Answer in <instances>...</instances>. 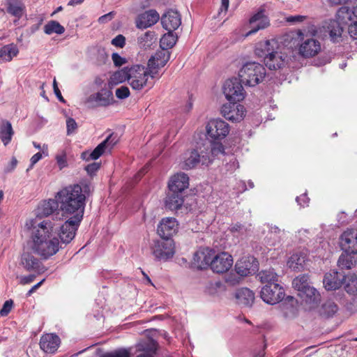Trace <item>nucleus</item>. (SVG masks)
I'll return each instance as SVG.
<instances>
[{
	"label": "nucleus",
	"mask_w": 357,
	"mask_h": 357,
	"mask_svg": "<svg viewBox=\"0 0 357 357\" xmlns=\"http://www.w3.org/2000/svg\"><path fill=\"white\" fill-rule=\"evenodd\" d=\"M183 204V197L178 192H171L170 191L165 199V206L171 211L180 208Z\"/></svg>",
	"instance_id": "58836bf2"
},
{
	"label": "nucleus",
	"mask_w": 357,
	"mask_h": 357,
	"mask_svg": "<svg viewBox=\"0 0 357 357\" xmlns=\"http://www.w3.org/2000/svg\"><path fill=\"white\" fill-rule=\"evenodd\" d=\"M257 276L261 283H266V284H278V275L273 269L261 271Z\"/></svg>",
	"instance_id": "c03bdc74"
},
{
	"label": "nucleus",
	"mask_w": 357,
	"mask_h": 357,
	"mask_svg": "<svg viewBox=\"0 0 357 357\" xmlns=\"http://www.w3.org/2000/svg\"><path fill=\"white\" fill-rule=\"evenodd\" d=\"M155 40V33L152 31H146L138 38L137 43L141 48L146 50L151 47Z\"/></svg>",
	"instance_id": "a18cd8bd"
},
{
	"label": "nucleus",
	"mask_w": 357,
	"mask_h": 357,
	"mask_svg": "<svg viewBox=\"0 0 357 357\" xmlns=\"http://www.w3.org/2000/svg\"><path fill=\"white\" fill-rule=\"evenodd\" d=\"M337 311V305L332 301H327L321 306L319 313L326 317H332Z\"/></svg>",
	"instance_id": "8fccbe9b"
},
{
	"label": "nucleus",
	"mask_w": 357,
	"mask_h": 357,
	"mask_svg": "<svg viewBox=\"0 0 357 357\" xmlns=\"http://www.w3.org/2000/svg\"><path fill=\"white\" fill-rule=\"evenodd\" d=\"M327 32L330 39L333 43H338L341 40L343 32V27L335 20H330L327 25Z\"/></svg>",
	"instance_id": "4c0bfd02"
},
{
	"label": "nucleus",
	"mask_w": 357,
	"mask_h": 357,
	"mask_svg": "<svg viewBox=\"0 0 357 357\" xmlns=\"http://www.w3.org/2000/svg\"><path fill=\"white\" fill-rule=\"evenodd\" d=\"M205 151L209 155V156L213 160V158L218 156L219 155H224L225 148L221 143L213 142L211 145L210 152H208L206 149Z\"/></svg>",
	"instance_id": "603ef678"
},
{
	"label": "nucleus",
	"mask_w": 357,
	"mask_h": 357,
	"mask_svg": "<svg viewBox=\"0 0 357 357\" xmlns=\"http://www.w3.org/2000/svg\"><path fill=\"white\" fill-rule=\"evenodd\" d=\"M296 202L300 206L304 207L305 206L307 205L309 202V199L307 197L306 194H303L296 197Z\"/></svg>",
	"instance_id": "338daca9"
},
{
	"label": "nucleus",
	"mask_w": 357,
	"mask_h": 357,
	"mask_svg": "<svg viewBox=\"0 0 357 357\" xmlns=\"http://www.w3.org/2000/svg\"><path fill=\"white\" fill-rule=\"evenodd\" d=\"M316 31L310 34L305 33L301 30L298 31L300 43L298 47L299 55L303 58H312L319 54L321 51V42L314 38Z\"/></svg>",
	"instance_id": "0eeeda50"
},
{
	"label": "nucleus",
	"mask_w": 357,
	"mask_h": 357,
	"mask_svg": "<svg viewBox=\"0 0 357 357\" xmlns=\"http://www.w3.org/2000/svg\"><path fill=\"white\" fill-rule=\"evenodd\" d=\"M59 206L57 199H48L41 201L36 208V218L30 220H37L41 222L43 218H47L54 213Z\"/></svg>",
	"instance_id": "2eb2a0df"
},
{
	"label": "nucleus",
	"mask_w": 357,
	"mask_h": 357,
	"mask_svg": "<svg viewBox=\"0 0 357 357\" xmlns=\"http://www.w3.org/2000/svg\"><path fill=\"white\" fill-rule=\"evenodd\" d=\"M258 262L252 256H245L238 260L235 264V270L240 276H247L257 270Z\"/></svg>",
	"instance_id": "aec40b11"
},
{
	"label": "nucleus",
	"mask_w": 357,
	"mask_h": 357,
	"mask_svg": "<svg viewBox=\"0 0 357 357\" xmlns=\"http://www.w3.org/2000/svg\"><path fill=\"white\" fill-rule=\"evenodd\" d=\"M115 95L119 99H125L130 96V89L128 86H122L116 90Z\"/></svg>",
	"instance_id": "5fc2aeb1"
},
{
	"label": "nucleus",
	"mask_w": 357,
	"mask_h": 357,
	"mask_svg": "<svg viewBox=\"0 0 357 357\" xmlns=\"http://www.w3.org/2000/svg\"><path fill=\"white\" fill-rule=\"evenodd\" d=\"M269 234L266 237V243L269 246H277L280 244V240L278 238V234H279L281 231L278 227H271Z\"/></svg>",
	"instance_id": "09e8293b"
},
{
	"label": "nucleus",
	"mask_w": 357,
	"mask_h": 357,
	"mask_svg": "<svg viewBox=\"0 0 357 357\" xmlns=\"http://www.w3.org/2000/svg\"><path fill=\"white\" fill-rule=\"evenodd\" d=\"M307 261L306 252H295L288 259L287 264L289 268L298 272L305 268Z\"/></svg>",
	"instance_id": "2f4dec72"
},
{
	"label": "nucleus",
	"mask_w": 357,
	"mask_h": 357,
	"mask_svg": "<svg viewBox=\"0 0 357 357\" xmlns=\"http://www.w3.org/2000/svg\"><path fill=\"white\" fill-rule=\"evenodd\" d=\"M89 193V186L86 184L68 185L55 195L59 204L61 215L82 218L84 216L86 199Z\"/></svg>",
	"instance_id": "f03ea898"
},
{
	"label": "nucleus",
	"mask_w": 357,
	"mask_h": 357,
	"mask_svg": "<svg viewBox=\"0 0 357 357\" xmlns=\"http://www.w3.org/2000/svg\"><path fill=\"white\" fill-rule=\"evenodd\" d=\"M222 115L231 122H240L246 115V109L243 105L235 103H226L222 106Z\"/></svg>",
	"instance_id": "4468645a"
},
{
	"label": "nucleus",
	"mask_w": 357,
	"mask_h": 357,
	"mask_svg": "<svg viewBox=\"0 0 357 357\" xmlns=\"http://www.w3.org/2000/svg\"><path fill=\"white\" fill-rule=\"evenodd\" d=\"M114 14L113 12H110L107 14H105L98 18V22L100 24H104L112 20V18L114 17Z\"/></svg>",
	"instance_id": "774afa93"
},
{
	"label": "nucleus",
	"mask_w": 357,
	"mask_h": 357,
	"mask_svg": "<svg viewBox=\"0 0 357 357\" xmlns=\"http://www.w3.org/2000/svg\"><path fill=\"white\" fill-rule=\"evenodd\" d=\"M342 26H349V33L354 40H357V21L353 15V9L342 6L338 9L335 15V20Z\"/></svg>",
	"instance_id": "9d476101"
},
{
	"label": "nucleus",
	"mask_w": 357,
	"mask_h": 357,
	"mask_svg": "<svg viewBox=\"0 0 357 357\" xmlns=\"http://www.w3.org/2000/svg\"><path fill=\"white\" fill-rule=\"evenodd\" d=\"M19 54V49L14 43L6 45L0 48V61L10 62Z\"/></svg>",
	"instance_id": "e433bc0d"
},
{
	"label": "nucleus",
	"mask_w": 357,
	"mask_h": 357,
	"mask_svg": "<svg viewBox=\"0 0 357 357\" xmlns=\"http://www.w3.org/2000/svg\"><path fill=\"white\" fill-rule=\"evenodd\" d=\"M239 167L238 162L235 157L233 155L229 156V162H227L225 165L226 170L229 172H234Z\"/></svg>",
	"instance_id": "864d4df0"
},
{
	"label": "nucleus",
	"mask_w": 357,
	"mask_h": 357,
	"mask_svg": "<svg viewBox=\"0 0 357 357\" xmlns=\"http://www.w3.org/2000/svg\"><path fill=\"white\" fill-rule=\"evenodd\" d=\"M340 245L344 252L357 254V230L347 229L340 237Z\"/></svg>",
	"instance_id": "6ab92c4d"
},
{
	"label": "nucleus",
	"mask_w": 357,
	"mask_h": 357,
	"mask_svg": "<svg viewBox=\"0 0 357 357\" xmlns=\"http://www.w3.org/2000/svg\"><path fill=\"white\" fill-rule=\"evenodd\" d=\"M100 168V163L98 162H93L91 164L88 165L85 169L89 174H94L98 169Z\"/></svg>",
	"instance_id": "69168bd1"
},
{
	"label": "nucleus",
	"mask_w": 357,
	"mask_h": 357,
	"mask_svg": "<svg viewBox=\"0 0 357 357\" xmlns=\"http://www.w3.org/2000/svg\"><path fill=\"white\" fill-rule=\"evenodd\" d=\"M165 239L157 242L153 248V255L160 260H167L173 257L175 253L174 241L169 238Z\"/></svg>",
	"instance_id": "f3484780"
},
{
	"label": "nucleus",
	"mask_w": 357,
	"mask_h": 357,
	"mask_svg": "<svg viewBox=\"0 0 357 357\" xmlns=\"http://www.w3.org/2000/svg\"><path fill=\"white\" fill-rule=\"evenodd\" d=\"M170 58L168 51L161 49L152 55L148 61L147 67L151 71V79L160 77L159 70L163 68Z\"/></svg>",
	"instance_id": "9b49d317"
},
{
	"label": "nucleus",
	"mask_w": 357,
	"mask_h": 357,
	"mask_svg": "<svg viewBox=\"0 0 357 357\" xmlns=\"http://www.w3.org/2000/svg\"><path fill=\"white\" fill-rule=\"evenodd\" d=\"M305 15H290L285 17L286 22L291 24H297L303 22L306 19Z\"/></svg>",
	"instance_id": "6e6d98bb"
},
{
	"label": "nucleus",
	"mask_w": 357,
	"mask_h": 357,
	"mask_svg": "<svg viewBox=\"0 0 357 357\" xmlns=\"http://www.w3.org/2000/svg\"><path fill=\"white\" fill-rule=\"evenodd\" d=\"M13 306V301L12 300L6 301L1 310H0V314L3 317L8 315L10 312Z\"/></svg>",
	"instance_id": "052dcab7"
},
{
	"label": "nucleus",
	"mask_w": 357,
	"mask_h": 357,
	"mask_svg": "<svg viewBox=\"0 0 357 357\" xmlns=\"http://www.w3.org/2000/svg\"><path fill=\"white\" fill-rule=\"evenodd\" d=\"M161 22L164 29L174 31L181 24V15L176 10H169L162 16Z\"/></svg>",
	"instance_id": "b1692460"
},
{
	"label": "nucleus",
	"mask_w": 357,
	"mask_h": 357,
	"mask_svg": "<svg viewBox=\"0 0 357 357\" xmlns=\"http://www.w3.org/2000/svg\"><path fill=\"white\" fill-rule=\"evenodd\" d=\"M344 275L336 271H331L324 275L323 283L325 289L328 291L335 290L341 287Z\"/></svg>",
	"instance_id": "cd10ccee"
},
{
	"label": "nucleus",
	"mask_w": 357,
	"mask_h": 357,
	"mask_svg": "<svg viewBox=\"0 0 357 357\" xmlns=\"http://www.w3.org/2000/svg\"><path fill=\"white\" fill-rule=\"evenodd\" d=\"M14 135V131L11 123L8 121H2L0 122V139L3 144L8 145Z\"/></svg>",
	"instance_id": "ea45409f"
},
{
	"label": "nucleus",
	"mask_w": 357,
	"mask_h": 357,
	"mask_svg": "<svg viewBox=\"0 0 357 357\" xmlns=\"http://www.w3.org/2000/svg\"><path fill=\"white\" fill-rule=\"evenodd\" d=\"M111 43L116 47L122 48L126 45V38L123 35L119 34L112 40Z\"/></svg>",
	"instance_id": "13d9d810"
},
{
	"label": "nucleus",
	"mask_w": 357,
	"mask_h": 357,
	"mask_svg": "<svg viewBox=\"0 0 357 357\" xmlns=\"http://www.w3.org/2000/svg\"><path fill=\"white\" fill-rule=\"evenodd\" d=\"M56 165L60 170L68 167L67 153L65 150L59 151L55 155Z\"/></svg>",
	"instance_id": "3c124183"
},
{
	"label": "nucleus",
	"mask_w": 357,
	"mask_h": 357,
	"mask_svg": "<svg viewBox=\"0 0 357 357\" xmlns=\"http://www.w3.org/2000/svg\"><path fill=\"white\" fill-rule=\"evenodd\" d=\"M25 227L30 231V248L43 259H47L61 249V243L56 235L58 227L54 220H27Z\"/></svg>",
	"instance_id": "f257e3e1"
},
{
	"label": "nucleus",
	"mask_w": 357,
	"mask_h": 357,
	"mask_svg": "<svg viewBox=\"0 0 357 357\" xmlns=\"http://www.w3.org/2000/svg\"><path fill=\"white\" fill-rule=\"evenodd\" d=\"M357 258L353 253L344 252L340 256L337 261V266L342 269H351L356 265Z\"/></svg>",
	"instance_id": "a19ab883"
},
{
	"label": "nucleus",
	"mask_w": 357,
	"mask_h": 357,
	"mask_svg": "<svg viewBox=\"0 0 357 357\" xmlns=\"http://www.w3.org/2000/svg\"><path fill=\"white\" fill-rule=\"evenodd\" d=\"M89 101L95 102L98 106H108L113 103L114 96L112 89L106 86L89 98Z\"/></svg>",
	"instance_id": "a878e982"
},
{
	"label": "nucleus",
	"mask_w": 357,
	"mask_h": 357,
	"mask_svg": "<svg viewBox=\"0 0 357 357\" xmlns=\"http://www.w3.org/2000/svg\"><path fill=\"white\" fill-rule=\"evenodd\" d=\"M116 135L112 134L109 135L102 142L90 153V158L96 160L106 152H110L114 146L117 143Z\"/></svg>",
	"instance_id": "bb28decb"
},
{
	"label": "nucleus",
	"mask_w": 357,
	"mask_h": 357,
	"mask_svg": "<svg viewBox=\"0 0 357 357\" xmlns=\"http://www.w3.org/2000/svg\"><path fill=\"white\" fill-rule=\"evenodd\" d=\"M178 229V223L176 218L167 217L162 218L157 227L158 235L162 238H170Z\"/></svg>",
	"instance_id": "a211bd4d"
},
{
	"label": "nucleus",
	"mask_w": 357,
	"mask_h": 357,
	"mask_svg": "<svg viewBox=\"0 0 357 357\" xmlns=\"http://www.w3.org/2000/svg\"><path fill=\"white\" fill-rule=\"evenodd\" d=\"M344 289L349 294H357V278L354 275L344 276Z\"/></svg>",
	"instance_id": "de8ad7c7"
},
{
	"label": "nucleus",
	"mask_w": 357,
	"mask_h": 357,
	"mask_svg": "<svg viewBox=\"0 0 357 357\" xmlns=\"http://www.w3.org/2000/svg\"><path fill=\"white\" fill-rule=\"evenodd\" d=\"M207 138L211 141L221 140L229 132V124L220 119H212L206 126Z\"/></svg>",
	"instance_id": "1a4fd4ad"
},
{
	"label": "nucleus",
	"mask_w": 357,
	"mask_h": 357,
	"mask_svg": "<svg viewBox=\"0 0 357 357\" xmlns=\"http://www.w3.org/2000/svg\"><path fill=\"white\" fill-rule=\"evenodd\" d=\"M189 186V177L183 173L179 172L174 174L168 182L169 190L171 192L181 194Z\"/></svg>",
	"instance_id": "4be33fe9"
},
{
	"label": "nucleus",
	"mask_w": 357,
	"mask_h": 357,
	"mask_svg": "<svg viewBox=\"0 0 357 357\" xmlns=\"http://www.w3.org/2000/svg\"><path fill=\"white\" fill-rule=\"evenodd\" d=\"M213 250L208 248H203L197 251L193 257L192 265L197 269L211 268Z\"/></svg>",
	"instance_id": "5701e85b"
},
{
	"label": "nucleus",
	"mask_w": 357,
	"mask_h": 357,
	"mask_svg": "<svg viewBox=\"0 0 357 357\" xmlns=\"http://www.w3.org/2000/svg\"><path fill=\"white\" fill-rule=\"evenodd\" d=\"M298 296L304 309L307 311L315 310L321 301L319 292L313 287H308L305 291L299 293Z\"/></svg>",
	"instance_id": "dca6fc26"
},
{
	"label": "nucleus",
	"mask_w": 357,
	"mask_h": 357,
	"mask_svg": "<svg viewBox=\"0 0 357 357\" xmlns=\"http://www.w3.org/2000/svg\"><path fill=\"white\" fill-rule=\"evenodd\" d=\"M287 56L278 50L271 55L266 56L264 63L271 70L280 69L286 63Z\"/></svg>",
	"instance_id": "473e14b6"
},
{
	"label": "nucleus",
	"mask_w": 357,
	"mask_h": 357,
	"mask_svg": "<svg viewBox=\"0 0 357 357\" xmlns=\"http://www.w3.org/2000/svg\"><path fill=\"white\" fill-rule=\"evenodd\" d=\"M126 81L128 82V66L112 73L108 79L107 85L109 88L112 89Z\"/></svg>",
	"instance_id": "72a5a7b5"
},
{
	"label": "nucleus",
	"mask_w": 357,
	"mask_h": 357,
	"mask_svg": "<svg viewBox=\"0 0 357 357\" xmlns=\"http://www.w3.org/2000/svg\"><path fill=\"white\" fill-rule=\"evenodd\" d=\"M278 50V44L275 40H266L259 42L255 47V52L257 56L264 59L271 55L275 50Z\"/></svg>",
	"instance_id": "c756f323"
},
{
	"label": "nucleus",
	"mask_w": 357,
	"mask_h": 357,
	"mask_svg": "<svg viewBox=\"0 0 357 357\" xmlns=\"http://www.w3.org/2000/svg\"><path fill=\"white\" fill-rule=\"evenodd\" d=\"M7 12L17 19L25 13V6L22 0H6Z\"/></svg>",
	"instance_id": "f704fd0d"
},
{
	"label": "nucleus",
	"mask_w": 357,
	"mask_h": 357,
	"mask_svg": "<svg viewBox=\"0 0 357 357\" xmlns=\"http://www.w3.org/2000/svg\"><path fill=\"white\" fill-rule=\"evenodd\" d=\"M102 357H130V354L127 350L120 349L107 353L104 354Z\"/></svg>",
	"instance_id": "4d7b16f0"
},
{
	"label": "nucleus",
	"mask_w": 357,
	"mask_h": 357,
	"mask_svg": "<svg viewBox=\"0 0 357 357\" xmlns=\"http://www.w3.org/2000/svg\"><path fill=\"white\" fill-rule=\"evenodd\" d=\"M205 150V147L197 146L185 151L181 156V167L188 170L195 168L199 164L208 165L212 162V159Z\"/></svg>",
	"instance_id": "423d86ee"
},
{
	"label": "nucleus",
	"mask_w": 357,
	"mask_h": 357,
	"mask_svg": "<svg viewBox=\"0 0 357 357\" xmlns=\"http://www.w3.org/2000/svg\"><path fill=\"white\" fill-rule=\"evenodd\" d=\"M77 128L76 121L73 118H68L66 120L67 135L73 133Z\"/></svg>",
	"instance_id": "bf43d9fd"
},
{
	"label": "nucleus",
	"mask_w": 357,
	"mask_h": 357,
	"mask_svg": "<svg viewBox=\"0 0 357 357\" xmlns=\"http://www.w3.org/2000/svg\"><path fill=\"white\" fill-rule=\"evenodd\" d=\"M159 19V14L154 10H150L138 17L136 25L139 29H146L155 24Z\"/></svg>",
	"instance_id": "7c9ffc66"
},
{
	"label": "nucleus",
	"mask_w": 357,
	"mask_h": 357,
	"mask_svg": "<svg viewBox=\"0 0 357 357\" xmlns=\"http://www.w3.org/2000/svg\"><path fill=\"white\" fill-rule=\"evenodd\" d=\"M251 29L248 31L243 37H248L252 34L257 33L261 29H264L269 26V20L264 14L263 10H259L249 20Z\"/></svg>",
	"instance_id": "412c9836"
},
{
	"label": "nucleus",
	"mask_w": 357,
	"mask_h": 357,
	"mask_svg": "<svg viewBox=\"0 0 357 357\" xmlns=\"http://www.w3.org/2000/svg\"><path fill=\"white\" fill-rule=\"evenodd\" d=\"M20 265L29 272H38L40 271L41 263L32 253L24 252L22 254Z\"/></svg>",
	"instance_id": "c85d7f7f"
},
{
	"label": "nucleus",
	"mask_w": 357,
	"mask_h": 357,
	"mask_svg": "<svg viewBox=\"0 0 357 357\" xmlns=\"http://www.w3.org/2000/svg\"><path fill=\"white\" fill-rule=\"evenodd\" d=\"M112 59L116 66H121L127 62L126 59L118 53H113L112 54Z\"/></svg>",
	"instance_id": "680f3d73"
},
{
	"label": "nucleus",
	"mask_w": 357,
	"mask_h": 357,
	"mask_svg": "<svg viewBox=\"0 0 357 357\" xmlns=\"http://www.w3.org/2000/svg\"><path fill=\"white\" fill-rule=\"evenodd\" d=\"M293 287L299 293L305 291L308 287H312L309 282V276L307 275H301L294 279L292 282Z\"/></svg>",
	"instance_id": "79ce46f5"
},
{
	"label": "nucleus",
	"mask_w": 357,
	"mask_h": 357,
	"mask_svg": "<svg viewBox=\"0 0 357 357\" xmlns=\"http://www.w3.org/2000/svg\"><path fill=\"white\" fill-rule=\"evenodd\" d=\"M178 37L173 31L168 32L162 36L160 39V47L162 50H167L174 46L177 41Z\"/></svg>",
	"instance_id": "37998d69"
},
{
	"label": "nucleus",
	"mask_w": 357,
	"mask_h": 357,
	"mask_svg": "<svg viewBox=\"0 0 357 357\" xmlns=\"http://www.w3.org/2000/svg\"><path fill=\"white\" fill-rule=\"evenodd\" d=\"M151 79V73L147 66L140 64L128 66V84L133 90L141 91L146 87L152 88Z\"/></svg>",
	"instance_id": "20e7f679"
},
{
	"label": "nucleus",
	"mask_w": 357,
	"mask_h": 357,
	"mask_svg": "<svg viewBox=\"0 0 357 357\" xmlns=\"http://www.w3.org/2000/svg\"><path fill=\"white\" fill-rule=\"evenodd\" d=\"M64 31L65 28L55 20L48 22L44 26V32L47 35L52 33L62 34Z\"/></svg>",
	"instance_id": "49530a36"
},
{
	"label": "nucleus",
	"mask_w": 357,
	"mask_h": 357,
	"mask_svg": "<svg viewBox=\"0 0 357 357\" xmlns=\"http://www.w3.org/2000/svg\"><path fill=\"white\" fill-rule=\"evenodd\" d=\"M235 297L239 305L251 306L255 301L254 293L248 288H241L237 290Z\"/></svg>",
	"instance_id": "c9c22d12"
},
{
	"label": "nucleus",
	"mask_w": 357,
	"mask_h": 357,
	"mask_svg": "<svg viewBox=\"0 0 357 357\" xmlns=\"http://www.w3.org/2000/svg\"><path fill=\"white\" fill-rule=\"evenodd\" d=\"M234 264L232 256L226 252L215 254L213 251L211 269L217 273H224L228 271Z\"/></svg>",
	"instance_id": "ddd939ff"
},
{
	"label": "nucleus",
	"mask_w": 357,
	"mask_h": 357,
	"mask_svg": "<svg viewBox=\"0 0 357 357\" xmlns=\"http://www.w3.org/2000/svg\"><path fill=\"white\" fill-rule=\"evenodd\" d=\"M225 281L228 284L234 286L239 283L240 278L235 275H229L227 276Z\"/></svg>",
	"instance_id": "0e129e2a"
},
{
	"label": "nucleus",
	"mask_w": 357,
	"mask_h": 357,
	"mask_svg": "<svg viewBox=\"0 0 357 357\" xmlns=\"http://www.w3.org/2000/svg\"><path fill=\"white\" fill-rule=\"evenodd\" d=\"M222 93L225 98L231 103L241 102L245 98V91L241 82L236 78L227 79L222 86Z\"/></svg>",
	"instance_id": "6e6552de"
},
{
	"label": "nucleus",
	"mask_w": 357,
	"mask_h": 357,
	"mask_svg": "<svg viewBox=\"0 0 357 357\" xmlns=\"http://www.w3.org/2000/svg\"><path fill=\"white\" fill-rule=\"evenodd\" d=\"M241 82L246 86H255L261 83L266 76V69L257 62H248L239 70Z\"/></svg>",
	"instance_id": "39448f33"
},
{
	"label": "nucleus",
	"mask_w": 357,
	"mask_h": 357,
	"mask_svg": "<svg viewBox=\"0 0 357 357\" xmlns=\"http://www.w3.org/2000/svg\"><path fill=\"white\" fill-rule=\"evenodd\" d=\"M260 296L265 303L275 305L283 299L284 291L279 284H266L261 288Z\"/></svg>",
	"instance_id": "f8f14e48"
},
{
	"label": "nucleus",
	"mask_w": 357,
	"mask_h": 357,
	"mask_svg": "<svg viewBox=\"0 0 357 357\" xmlns=\"http://www.w3.org/2000/svg\"><path fill=\"white\" fill-rule=\"evenodd\" d=\"M48 220H54V222L58 227L56 235L58 236L60 243L68 244L75 238L82 218L70 216L63 218L61 215L56 213Z\"/></svg>",
	"instance_id": "7ed1b4c3"
},
{
	"label": "nucleus",
	"mask_w": 357,
	"mask_h": 357,
	"mask_svg": "<svg viewBox=\"0 0 357 357\" xmlns=\"http://www.w3.org/2000/svg\"><path fill=\"white\" fill-rule=\"evenodd\" d=\"M61 343L60 338L54 333H47L40 337V347L45 353L53 354L59 348Z\"/></svg>",
	"instance_id": "393cba45"
},
{
	"label": "nucleus",
	"mask_w": 357,
	"mask_h": 357,
	"mask_svg": "<svg viewBox=\"0 0 357 357\" xmlns=\"http://www.w3.org/2000/svg\"><path fill=\"white\" fill-rule=\"evenodd\" d=\"M35 278V275L17 276V278L19 279V283L22 285L30 284L34 280Z\"/></svg>",
	"instance_id": "e2e57ef3"
}]
</instances>
